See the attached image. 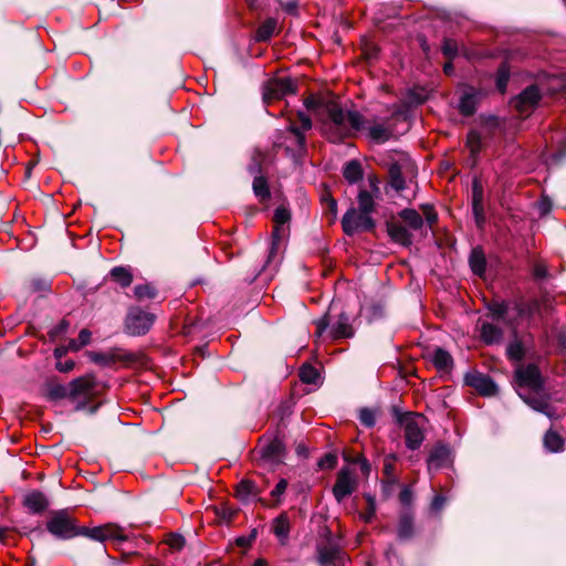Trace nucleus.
Listing matches in <instances>:
<instances>
[{
  "mask_svg": "<svg viewBox=\"0 0 566 566\" xmlns=\"http://www.w3.org/2000/svg\"><path fill=\"white\" fill-rule=\"evenodd\" d=\"M446 503V497L442 495H436L432 500L431 507L434 511H440Z\"/></svg>",
  "mask_w": 566,
  "mask_h": 566,
  "instance_id": "13d9d810",
  "label": "nucleus"
},
{
  "mask_svg": "<svg viewBox=\"0 0 566 566\" xmlns=\"http://www.w3.org/2000/svg\"><path fill=\"white\" fill-rule=\"evenodd\" d=\"M412 530L413 525L411 517L407 515L401 516L398 525V536L401 539H407L412 535Z\"/></svg>",
  "mask_w": 566,
  "mask_h": 566,
  "instance_id": "37998d69",
  "label": "nucleus"
},
{
  "mask_svg": "<svg viewBox=\"0 0 566 566\" xmlns=\"http://www.w3.org/2000/svg\"><path fill=\"white\" fill-rule=\"evenodd\" d=\"M273 533L284 543L290 534L291 523L286 513H281L272 524Z\"/></svg>",
  "mask_w": 566,
  "mask_h": 566,
  "instance_id": "a878e982",
  "label": "nucleus"
},
{
  "mask_svg": "<svg viewBox=\"0 0 566 566\" xmlns=\"http://www.w3.org/2000/svg\"><path fill=\"white\" fill-rule=\"evenodd\" d=\"M368 506L365 512L360 513V518L365 523H370L376 514V503L373 496L366 495Z\"/></svg>",
  "mask_w": 566,
  "mask_h": 566,
  "instance_id": "c03bdc74",
  "label": "nucleus"
},
{
  "mask_svg": "<svg viewBox=\"0 0 566 566\" xmlns=\"http://www.w3.org/2000/svg\"><path fill=\"white\" fill-rule=\"evenodd\" d=\"M343 175L349 184H356L359 181L363 178V169L360 163L357 160H350L347 163L344 167Z\"/></svg>",
  "mask_w": 566,
  "mask_h": 566,
  "instance_id": "7c9ffc66",
  "label": "nucleus"
},
{
  "mask_svg": "<svg viewBox=\"0 0 566 566\" xmlns=\"http://www.w3.org/2000/svg\"><path fill=\"white\" fill-rule=\"evenodd\" d=\"M280 32L279 21L275 18L264 20L255 31L254 40L256 42H268L274 34Z\"/></svg>",
  "mask_w": 566,
  "mask_h": 566,
  "instance_id": "412c9836",
  "label": "nucleus"
},
{
  "mask_svg": "<svg viewBox=\"0 0 566 566\" xmlns=\"http://www.w3.org/2000/svg\"><path fill=\"white\" fill-rule=\"evenodd\" d=\"M91 336H92V333L84 328L78 334V337H77V340H78V346H86L90 342H91Z\"/></svg>",
  "mask_w": 566,
  "mask_h": 566,
  "instance_id": "864d4df0",
  "label": "nucleus"
},
{
  "mask_svg": "<svg viewBox=\"0 0 566 566\" xmlns=\"http://www.w3.org/2000/svg\"><path fill=\"white\" fill-rule=\"evenodd\" d=\"M48 395L51 399H64L67 398L71 400V382L69 385H63L60 382H52L48 387Z\"/></svg>",
  "mask_w": 566,
  "mask_h": 566,
  "instance_id": "473e14b6",
  "label": "nucleus"
},
{
  "mask_svg": "<svg viewBox=\"0 0 566 566\" xmlns=\"http://www.w3.org/2000/svg\"><path fill=\"white\" fill-rule=\"evenodd\" d=\"M82 535L98 542H126L129 538V536L126 534V530L115 523H107L92 528L84 527Z\"/></svg>",
  "mask_w": 566,
  "mask_h": 566,
  "instance_id": "1a4fd4ad",
  "label": "nucleus"
},
{
  "mask_svg": "<svg viewBox=\"0 0 566 566\" xmlns=\"http://www.w3.org/2000/svg\"><path fill=\"white\" fill-rule=\"evenodd\" d=\"M537 307H538V304H537V302H536V301H534V302H532V303H530V304H527V305H525V306L521 304V305L518 306V313H520V315H524V314H528V315H531V314H532V312H533L534 310H536Z\"/></svg>",
  "mask_w": 566,
  "mask_h": 566,
  "instance_id": "4d7b16f0",
  "label": "nucleus"
},
{
  "mask_svg": "<svg viewBox=\"0 0 566 566\" xmlns=\"http://www.w3.org/2000/svg\"><path fill=\"white\" fill-rule=\"evenodd\" d=\"M167 544L174 549H181L185 545V539L180 535L171 534L167 539Z\"/></svg>",
  "mask_w": 566,
  "mask_h": 566,
  "instance_id": "3c124183",
  "label": "nucleus"
},
{
  "mask_svg": "<svg viewBox=\"0 0 566 566\" xmlns=\"http://www.w3.org/2000/svg\"><path fill=\"white\" fill-rule=\"evenodd\" d=\"M75 366V363L73 360H65V361H57L56 363V369L61 373H67L71 371Z\"/></svg>",
  "mask_w": 566,
  "mask_h": 566,
  "instance_id": "6e6d98bb",
  "label": "nucleus"
},
{
  "mask_svg": "<svg viewBox=\"0 0 566 566\" xmlns=\"http://www.w3.org/2000/svg\"><path fill=\"white\" fill-rule=\"evenodd\" d=\"M507 355L513 360H521L524 355L522 344L518 342L511 343L507 347Z\"/></svg>",
  "mask_w": 566,
  "mask_h": 566,
  "instance_id": "a18cd8bd",
  "label": "nucleus"
},
{
  "mask_svg": "<svg viewBox=\"0 0 566 566\" xmlns=\"http://www.w3.org/2000/svg\"><path fill=\"white\" fill-rule=\"evenodd\" d=\"M510 80V69L506 63H503L496 72V87L500 93L504 94Z\"/></svg>",
  "mask_w": 566,
  "mask_h": 566,
  "instance_id": "ea45409f",
  "label": "nucleus"
},
{
  "mask_svg": "<svg viewBox=\"0 0 566 566\" xmlns=\"http://www.w3.org/2000/svg\"><path fill=\"white\" fill-rule=\"evenodd\" d=\"M422 210H423V214L426 217V221L427 223L432 227L437 220H438V216L436 213V211L433 210V208L431 206H422Z\"/></svg>",
  "mask_w": 566,
  "mask_h": 566,
  "instance_id": "8fccbe9b",
  "label": "nucleus"
},
{
  "mask_svg": "<svg viewBox=\"0 0 566 566\" xmlns=\"http://www.w3.org/2000/svg\"><path fill=\"white\" fill-rule=\"evenodd\" d=\"M157 294L156 287L150 283L136 285L134 287V296L137 301L154 300Z\"/></svg>",
  "mask_w": 566,
  "mask_h": 566,
  "instance_id": "72a5a7b5",
  "label": "nucleus"
},
{
  "mask_svg": "<svg viewBox=\"0 0 566 566\" xmlns=\"http://www.w3.org/2000/svg\"><path fill=\"white\" fill-rule=\"evenodd\" d=\"M403 437L406 447L410 450H417L424 440V432L417 420L408 419L403 423Z\"/></svg>",
  "mask_w": 566,
  "mask_h": 566,
  "instance_id": "2eb2a0df",
  "label": "nucleus"
},
{
  "mask_svg": "<svg viewBox=\"0 0 566 566\" xmlns=\"http://www.w3.org/2000/svg\"><path fill=\"white\" fill-rule=\"evenodd\" d=\"M464 381L468 386L474 388L481 395L492 396L496 392V386L490 376L479 373L470 371L465 375Z\"/></svg>",
  "mask_w": 566,
  "mask_h": 566,
  "instance_id": "4468645a",
  "label": "nucleus"
},
{
  "mask_svg": "<svg viewBox=\"0 0 566 566\" xmlns=\"http://www.w3.org/2000/svg\"><path fill=\"white\" fill-rule=\"evenodd\" d=\"M533 273L536 279H544L547 275V268L543 263H537L534 266Z\"/></svg>",
  "mask_w": 566,
  "mask_h": 566,
  "instance_id": "5fc2aeb1",
  "label": "nucleus"
},
{
  "mask_svg": "<svg viewBox=\"0 0 566 566\" xmlns=\"http://www.w3.org/2000/svg\"><path fill=\"white\" fill-rule=\"evenodd\" d=\"M399 218L407 224V229L418 231L423 227V218L415 209H403L399 212Z\"/></svg>",
  "mask_w": 566,
  "mask_h": 566,
  "instance_id": "393cba45",
  "label": "nucleus"
},
{
  "mask_svg": "<svg viewBox=\"0 0 566 566\" xmlns=\"http://www.w3.org/2000/svg\"><path fill=\"white\" fill-rule=\"evenodd\" d=\"M317 560L322 566H345L346 555L329 538H325L317 545Z\"/></svg>",
  "mask_w": 566,
  "mask_h": 566,
  "instance_id": "9b49d317",
  "label": "nucleus"
},
{
  "mask_svg": "<svg viewBox=\"0 0 566 566\" xmlns=\"http://www.w3.org/2000/svg\"><path fill=\"white\" fill-rule=\"evenodd\" d=\"M359 463H360L361 472L364 474H368L369 471H370V465H369L368 461L365 458H363V459L359 460Z\"/></svg>",
  "mask_w": 566,
  "mask_h": 566,
  "instance_id": "0e129e2a",
  "label": "nucleus"
},
{
  "mask_svg": "<svg viewBox=\"0 0 566 566\" xmlns=\"http://www.w3.org/2000/svg\"><path fill=\"white\" fill-rule=\"evenodd\" d=\"M389 184L390 186L400 191L405 188V179L402 177L401 168L398 164H392L389 168Z\"/></svg>",
  "mask_w": 566,
  "mask_h": 566,
  "instance_id": "4c0bfd02",
  "label": "nucleus"
},
{
  "mask_svg": "<svg viewBox=\"0 0 566 566\" xmlns=\"http://www.w3.org/2000/svg\"><path fill=\"white\" fill-rule=\"evenodd\" d=\"M69 348L76 352L78 349L82 348V346H78V340L77 339H72L69 344Z\"/></svg>",
  "mask_w": 566,
  "mask_h": 566,
  "instance_id": "338daca9",
  "label": "nucleus"
},
{
  "mask_svg": "<svg viewBox=\"0 0 566 566\" xmlns=\"http://www.w3.org/2000/svg\"><path fill=\"white\" fill-rule=\"evenodd\" d=\"M431 361L439 371H449L453 366L451 355L442 348H437L434 350Z\"/></svg>",
  "mask_w": 566,
  "mask_h": 566,
  "instance_id": "bb28decb",
  "label": "nucleus"
},
{
  "mask_svg": "<svg viewBox=\"0 0 566 566\" xmlns=\"http://www.w3.org/2000/svg\"><path fill=\"white\" fill-rule=\"evenodd\" d=\"M286 488H287V481L285 479H281L277 482V484L275 485V488L272 490L271 495L273 497L281 496L286 491Z\"/></svg>",
  "mask_w": 566,
  "mask_h": 566,
  "instance_id": "603ef678",
  "label": "nucleus"
},
{
  "mask_svg": "<svg viewBox=\"0 0 566 566\" xmlns=\"http://www.w3.org/2000/svg\"><path fill=\"white\" fill-rule=\"evenodd\" d=\"M318 377V370L312 365H303L300 369V379L305 384H316Z\"/></svg>",
  "mask_w": 566,
  "mask_h": 566,
  "instance_id": "a19ab883",
  "label": "nucleus"
},
{
  "mask_svg": "<svg viewBox=\"0 0 566 566\" xmlns=\"http://www.w3.org/2000/svg\"><path fill=\"white\" fill-rule=\"evenodd\" d=\"M539 99V88L536 85H531L513 98L511 103L521 116L527 117L535 109Z\"/></svg>",
  "mask_w": 566,
  "mask_h": 566,
  "instance_id": "f8f14e48",
  "label": "nucleus"
},
{
  "mask_svg": "<svg viewBox=\"0 0 566 566\" xmlns=\"http://www.w3.org/2000/svg\"><path fill=\"white\" fill-rule=\"evenodd\" d=\"M326 119L323 132L328 140L338 143L348 138L353 130L360 132L365 127V119L358 112L345 113L337 104H327Z\"/></svg>",
  "mask_w": 566,
  "mask_h": 566,
  "instance_id": "f257e3e1",
  "label": "nucleus"
},
{
  "mask_svg": "<svg viewBox=\"0 0 566 566\" xmlns=\"http://www.w3.org/2000/svg\"><path fill=\"white\" fill-rule=\"evenodd\" d=\"M315 343L325 342V340H337L340 338H348L354 335V331L352 325L349 324L348 317L340 315L339 319L335 325L328 329L329 319L327 315L318 318L315 322Z\"/></svg>",
  "mask_w": 566,
  "mask_h": 566,
  "instance_id": "423d86ee",
  "label": "nucleus"
},
{
  "mask_svg": "<svg viewBox=\"0 0 566 566\" xmlns=\"http://www.w3.org/2000/svg\"><path fill=\"white\" fill-rule=\"evenodd\" d=\"M103 390L95 376L87 374L71 381V401L76 405V409L85 408Z\"/></svg>",
  "mask_w": 566,
  "mask_h": 566,
  "instance_id": "7ed1b4c3",
  "label": "nucleus"
},
{
  "mask_svg": "<svg viewBox=\"0 0 566 566\" xmlns=\"http://www.w3.org/2000/svg\"><path fill=\"white\" fill-rule=\"evenodd\" d=\"M261 460L268 464H277L283 458V444L274 439L260 449Z\"/></svg>",
  "mask_w": 566,
  "mask_h": 566,
  "instance_id": "a211bd4d",
  "label": "nucleus"
},
{
  "mask_svg": "<svg viewBox=\"0 0 566 566\" xmlns=\"http://www.w3.org/2000/svg\"><path fill=\"white\" fill-rule=\"evenodd\" d=\"M515 374L520 397L533 409L548 415V402L539 395L543 388L539 369L535 365L530 364L518 367Z\"/></svg>",
  "mask_w": 566,
  "mask_h": 566,
  "instance_id": "f03ea898",
  "label": "nucleus"
},
{
  "mask_svg": "<svg viewBox=\"0 0 566 566\" xmlns=\"http://www.w3.org/2000/svg\"><path fill=\"white\" fill-rule=\"evenodd\" d=\"M399 497L402 503H408L411 497V492L408 489H403L400 492Z\"/></svg>",
  "mask_w": 566,
  "mask_h": 566,
  "instance_id": "052dcab7",
  "label": "nucleus"
},
{
  "mask_svg": "<svg viewBox=\"0 0 566 566\" xmlns=\"http://www.w3.org/2000/svg\"><path fill=\"white\" fill-rule=\"evenodd\" d=\"M336 464V458L332 454L326 455L323 460L319 461V467L324 468H333Z\"/></svg>",
  "mask_w": 566,
  "mask_h": 566,
  "instance_id": "bf43d9fd",
  "label": "nucleus"
},
{
  "mask_svg": "<svg viewBox=\"0 0 566 566\" xmlns=\"http://www.w3.org/2000/svg\"><path fill=\"white\" fill-rule=\"evenodd\" d=\"M291 220V213L284 206H280L275 209L273 222L274 229L272 233V247L270 251V258L276 252L284 239L289 234V223Z\"/></svg>",
  "mask_w": 566,
  "mask_h": 566,
  "instance_id": "9d476101",
  "label": "nucleus"
},
{
  "mask_svg": "<svg viewBox=\"0 0 566 566\" xmlns=\"http://www.w3.org/2000/svg\"><path fill=\"white\" fill-rule=\"evenodd\" d=\"M478 105V93L474 91H470L464 93L459 103V109L462 115L470 116L472 115Z\"/></svg>",
  "mask_w": 566,
  "mask_h": 566,
  "instance_id": "c85d7f7f",
  "label": "nucleus"
},
{
  "mask_svg": "<svg viewBox=\"0 0 566 566\" xmlns=\"http://www.w3.org/2000/svg\"><path fill=\"white\" fill-rule=\"evenodd\" d=\"M370 187H371L374 192H378L379 191L378 180L376 178L370 179Z\"/></svg>",
  "mask_w": 566,
  "mask_h": 566,
  "instance_id": "774afa93",
  "label": "nucleus"
},
{
  "mask_svg": "<svg viewBox=\"0 0 566 566\" xmlns=\"http://www.w3.org/2000/svg\"><path fill=\"white\" fill-rule=\"evenodd\" d=\"M544 446L547 450L557 452L563 449L564 440L556 432L548 431L544 437Z\"/></svg>",
  "mask_w": 566,
  "mask_h": 566,
  "instance_id": "58836bf2",
  "label": "nucleus"
},
{
  "mask_svg": "<svg viewBox=\"0 0 566 566\" xmlns=\"http://www.w3.org/2000/svg\"><path fill=\"white\" fill-rule=\"evenodd\" d=\"M467 146L472 156H475L482 148V137L479 132L471 130L467 137Z\"/></svg>",
  "mask_w": 566,
  "mask_h": 566,
  "instance_id": "79ce46f5",
  "label": "nucleus"
},
{
  "mask_svg": "<svg viewBox=\"0 0 566 566\" xmlns=\"http://www.w3.org/2000/svg\"><path fill=\"white\" fill-rule=\"evenodd\" d=\"M293 91V84L290 80H279L271 84V86L264 93V98L276 99L281 96L291 93Z\"/></svg>",
  "mask_w": 566,
  "mask_h": 566,
  "instance_id": "b1692460",
  "label": "nucleus"
},
{
  "mask_svg": "<svg viewBox=\"0 0 566 566\" xmlns=\"http://www.w3.org/2000/svg\"><path fill=\"white\" fill-rule=\"evenodd\" d=\"M360 130L367 132V136L377 144L387 142L392 133L384 123L365 120V127Z\"/></svg>",
  "mask_w": 566,
  "mask_h": 566,
  "instance_id": "6ab92c4d",
  "label": "nucleus"
},
{
  "mask_svg": "<svg viewBox=\"0 0 566 566\" xmlns=\"http://www.w3.org/2000/svg\"><path fill=\"white\" fill-rule=\"evenodd\" d=\"M451 462V451L446 446H437L431 451L428 459V469H439Z\"/></svg>",
  "mask_w": 566,
  "mask_h": 566,
  "instance_id": "aec40b11",
  "label": "nucleus"
},
{
  "mask_svg": "<svg viewBox=\"0 0 566 566\" xmlns=\"http://www.w3.org/2000/svg\"><path fill=\"white\" fill-rule=\"evenodd\" d=\"M23 504L30 512L38 514L46 510L49 501L43 493L33 491L25 495Z\"/></svg>",
  "mask_w": 566,
  "mask_h": 566,
  "instance_id": "4be33fe9",
  "label": "nucleus"
},
{
  "mask_svg": "<svg viewBox=\"0 0 566 566\" xmlns=\"http://www.w3.org/2000/svg\"><path fill=\"white\" fill-rule=\"evenodd\" d=\"M443 54L448 59H453L458 54V43L452 39H446L442 46Z\"/></svg>",
  "mask_w": 566,
  "mask_h": 566,
  "instance_id": "49530a36",
  "label": "nucleus"
},
{
  "mask_svg": "<svg viewBox=\"0 0 566 566\" xmlns=\"http://www.w3.org/2000/svg\"><path fill=\"white\" fill-rule=\"evenodd\" d=\"M503 336L502 329L492 324L483 322L480 326V337L486 345H493L501 342Z\"/></svg>",
  "mask_w": 566,
  "mask_h": 566,
  "instance_id": "5701e85b",
  "label": "nucleus"
},
{
  "mask_svg": "<svg viewBox=\"0 0 566 566\" xmlns=\"http://www.w3.org/2000/svg\"><path fill=\"white\" fill-rule=\"evenodd\" d=\"M471 270L474 274L482 276L485 272L486 260L483 251L480 248L472 250L469 259Z\"/></svg>",
  "mask_w": 566,
  "mask_h": 566,
  "instance_id": "c756f323",
  "label": "nucleus"
},
{
  "mask_svg": "<svg viewBox=\"0 0 566 566\" xmlns=\"http://www.w3.org/2000/svg\"><path fill=\"white\" fill-rule=\"evenodd\" d=\"M390 239L401 245L408 247L412 242L411 233L400 221L389 220L386 223Z\"/></svg>",
  "mask_w": 566,
  "mask_h": 566,
  "instance_id": "dca6fc26",
  "label": "nucleus"
},
{
  "mask_svg": "<svg viewBox=\"0 0 566 566\" xmlns=\"http://www.w3.org/2000/svg\"><path fill=\"white\" fill-rule=\"evenodd\" d=\"M46 530L54 537L70 539L82 535L84 527H80L76 520L65 510L55 511L46 521Z\"/></svg>",
  "mask_w": 566,
  "mask_h": 566,
  "instance_id": "20e7f679",
  "label": "nucleus"
},
{
  "mask_svg": "<svg viewBox=\"0 0 566 566\" xmlns=\"http://www.w3.org/2000/svg\"><path fill=\"white\" fill-rule=\"evenodd\" d=\"M357 200L358 210L371 214L375 209V200L373 195L369 191L361 189L358 193Z\"/></svg>",
  "mask_w": 566,
  "mask_h": 566,
  "instance_id": "e433bc0d",
  "label": "nucleus"
},
{
  "mask_svg": "<svg viewBox=\"0 0 566 566\" xmlns=\"http://www.w3.org/2000/svg\"><path fill=\"white\" fill-rule=\"evenodd\" d=\"M472 211L476 226L482 228L485 222L483 208V188L480 181L476 179L473 181L472 186Z\"/></svg>",
  "mask_w": 566,
  "mask_h": 566,
  "instance_id": "f3484780",
  "label": "nucleus"
},
{
  "mask_svg": "<svg viewBox=\"0 0 566 566\" xmlns=\"http://www.w3.org/2000/svg\"><path fill=\"white\" fill-rule=\"evenodd\" d=\"M235 494L241 500H248L250 496L258 494V488L254 482L250 480H242L235 489Z\"/></svg>",
  "mask_w": 566,
  "mask_h": 566,
  "instance_id": "f704fd0d",
  "label": "nucleus"
},
{
  "mask_svg": "<svg viewBox=\"0 0 566 566\" xmlns=\"http://www.w3.org/2000/svg\"><path fill=\"white\" fill-rule=\"evenodd\" d=\"M357 488V480L354 472L349 468H343L337 474L336 482L333 488V494L338 503L349 496Z\"/></svg>",
  "mask_w": 566,
  "mask_h": 566,
  "instance_id": "ddd939ff",
  "label": "nucleus"
},
{
  "mask_svg": "<svg viewBox=\"0 0 566 566\" xmlns=\"http://www.w3.org/2000/svg\"><path fill=\"white\" fill-rule=\"evenodd\" d=\"M359 419H360L361 423H364L367 427H373L375 424L374 412L369 409L360 410Z\"/></svg>",
  "mask_w": 566,
  "mask_h": 566,
  "instance_id": "09e8293b",
  "label": "nucleus"
},
{
  "mask_svg": "<svg viewBox=\"0 0 566 566\" xmlns=\"http://www.w3.org/2000/svg\"><path fill=\"white\" fill-rule=\"evenodd\" d=\"M489 308L494 317L501 318L507 312V304L505 302H494Z\"/></svg>",
  "mask_w": 566,
  "mask_h": 566,
  "instance_id": "de8ad7c7",
  "label": "nucleus"
},
{
  "mask_svg": "<svg viewBox=\"0 0 566 566\" xmlns=\"http://www.w3.org/2000/svg\"><path fill=\"white\" fill-rule=\"evenodd\" d=\"M155 321V314L146 312L138 306H133L128 310L126 315V333L133 336L145 335L151 328Z\"/></svg>",
  "mask_w": 566,
  "mask_h": 566,
  "instance_id": "0eeeda50",
  "label": "nucleus"
},
{
  "mask_svg": "<svg viewBox=\"0 0 566 566\" xmlns=\"http://www.w3.org/2000/svg\"><path fill=\"white\" fill-rule=\"evenodd\" d=\"M342 227L347 235H354L359 231H371L375 228V221L369 213L350 208L343 216Z\"/></svg>",
  "mask_w": 566,
  "mask_h": 566,
  "instance_id": "6e6552de",
  "label": "nucleus"
},
{
  "mask_svg": "<svg viewBox=\"0 0 566 566\" xmlns=\"http://www.w3.org/2000/svg\"><path fill=\"white\" fill-rule=\"evenodd\" d=\"M109 276L117 282L122 287H127L133 282L132 272L123 266H115L111 270Z\"/></svg>",
  "mask_w": 566,
  "mask_h": 566,
  "instance_id": "2f4dec72",
  "label": "nucleus"
},
{
  "mask_svg": "<svg viewBox=\"0 0 566 566\" xmlns=\"http://www.w3.org/2000/svg\"><path fill=\"white\" fill-rule=\"evenodd\" d=\"M326 201L333 217H335L337 211V202L333 198H327Z\"/></svg>",
  "mask_w": 566,
  "mask_h": 566,
  "instance_id": "680f3d73",
  "label": "nucleus"
},
{
  "mask_svg": "<svg viewBox=\"0 0 566 566\" xmlns=\"http://www.w3.org/2000/svg\"><path fill=\"white\" fill-rule=\"evenodd\" d=\"M91 360L102 365V366H111L116 361L123 360V352L116 350L111 353H90Z\"/></svg>",
  "mask_w": 566,
  "mask_h": 566,
  "instance_id": "cd10ccee",
  "label": "nucleus"
},
{
  "mask_svg": "<svg viewBox=\"0 0 566 566\" xmlns=\"http://www.w3.org/2000/svg\"><path fill=\"white\" fill-rule=\"evenodd\" d=\"M297 120L290 118L285 140L280 143L287 151L296 153L305 148V133L312 128L311 118L303 112H298Z\"/></svg>",
  "mask_w": 566,
  "mask_h": 566,
  "instance_id": "39448f33",
  "label": "nucleus"
},
{
  "mask_svg": "<svg viewBox=\"0 0 566 566\" xmlns=\"http://www.w3.org/2000/svg\"><path fill=\"white\" fill-rule=\"evenodd\" d=\"M304 105L306 108L308 109H312V108H315L316 105H317V101L315 97L311 96V97H307L305 101H304Z\"/></svg>",
  "mask_w": 566,
  "mask_h": 566,
  "instance_id": "e2e57ef3",
  "label": "nucleus"
},
{
  "mask_svg": "<svg viewBox=\"0 0 566 566\" xmlns=\"http://www.w3.org/2000/svg\"><path fill=\"white\" fill-rule=\"evenodd\" d=\"M252 187H253L254 195L261 201H265L270 198V189L268 186V181L263 176H256L253 180Z\"/></svg>",
  "mask_w": 566,
  "mask_h": 566,
  "instance_id": "c9c22d12",
  "label": "nucleus"
},
{
  "mask_svg": "<svg viewBox=\"0 0 566 566\" xmlns=\"http://www.w3.org/2000/svg\"><path fill=\"white\" fill-rule=\"evenodd\" d=\"M66 350H67V349H66L65 347H57V348H55V350H54V355H55V357H56L57 359H60L63 355H65V354H66Z\"/></svg>",
  "mask_w": 566,
  "mask_h": 566,
  "instance_id": "69168bd1",
  "label": "nucleus"
}]
</instances>
